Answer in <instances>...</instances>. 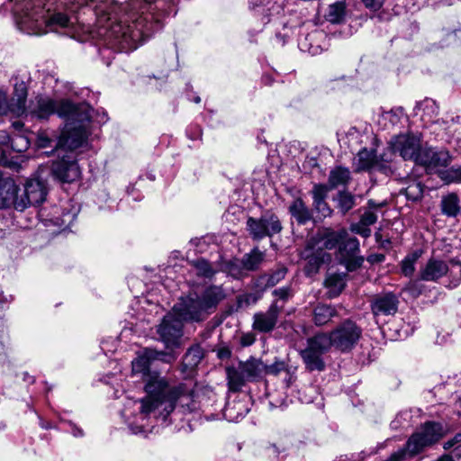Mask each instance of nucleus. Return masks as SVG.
Here are the masks:
<instances>
[{"label":"nucleus","mask_w":461,"mask_h":461,"mask_svg":"<svg viewBox=\"0 0 461 461\" xmlns=\"http://www.w3.org/2000/svg\"><path fill=\"white\" fill-rule=\"evenodd\" d=\"M225 298L222 285H210L201 294L192 292L182 296L172 311L185 322H201L214 312Z\"/></svg>","instance_id":"2"},{"label":"nucleus","mask_w":461,"mask_h":461,"mask_svg":"<svg viewBox=\"0 0 461 461\" xmlns=\"http://www.w3.org/2000/svg\"><path fill=\"white\" fill-rule=\"evenodd\" d=\"M445 436L441 423L427 421L422 424L407 440V447L411 455H419Z\"/></svg>","instance_id":"8"},{"label":"nucleus","mask_w":461,"mask_h":461,"mask_svg":"<svg viewBox=\"0 0 461 461\" xmlns=\"http://www.w3.org/2000/svg\"><path fill=\"white\" fill-rule=\"evenodd\" d=\"M375 155L374 150L366 148L359 150L354 162L356 171H375Z\"/></svg>","instance_id":"29"},{"label":"nucleus","mask_w":461,"mask_h":461,"mask_svg":"<svg viewBox=\"0 0 461 461\" xmlns=\"http://www.w3.org/2000/svg\"><path fill=\"white\" fill-rule=\"evenodd\" d=\"M385 259V256L384 254H372L368 256L367 261L371 264L375 263H382Z\"/></svg>","instance_id":"59"},{"label":"nucleus","mask_w":461,"mask_h":461,"mask_svg":"<svg viewBox=\"0 0 461 461\" xmlns=\"http://www.w3.org/2000/svg\"><path fill=\"white\" fill-rule=\"evenodd\" d=\"M437 461H452V457L447 455H443Z\"/></svg>","instance_id":"63"},{"label":"nucleus","mask_w":461,"mask_h":461,"mask_svg":"<svg viewBox=\"0 0 461 461\" xmlns=\"http://www.w3.org/2000/svg\"><path fill=\"white\" fill-rule=\"evenodd\" d=\"M351 231L354 233L359 234L364 238H367L371 235V230L369 226L364 225L361 222L354 223L350 226Z\"/></svg>","instance_id":"50"},{"label":"nucleus","mask_w":461,"mask_h":461,"mask_svg":"<svg viewBox=\"0 0 461 461\" xmlns=\"http://www.w3.org/2000/svg\"><path fill=\"white\" fill-rule=\"evenodd\" d=\"M356 205L355 196L346 191L338 193L337 195V207L339 212L344 215Z\"/></svg>","instance_id":"38"},{"label":"nucleus","mask_w":461,"mask_h":461,"mask_svg":"<svg viewBox=\"0 0 461 461\" xmlns=\"http://www.w3.org/2000/svg\"><path fill=\"white\" fill-rule=\"evenodd\" d=\"M440 177L447 183H461V167H451L440 172Z\"/></svg>","instance_id":"40"},{"label":"nucleus","mask_w":461,"mask_h":461,"mask_svg":"<svg viewBox=\"0 0 461 461\" xmlns=\"http://www.w3.org/2000/svg\"><path fill=\"white\" fill-rule=\"evenodd\" d=\"M27 87L23 81L14 84V95L10 101V110L17 115H22L26 111Z\"/></svg>","instance_id":"22"},{"label":"nucleus","mask_w":461,"mask_h":461,"mask_svg":"<svg viewBox=\"0 0 461 461\" xmlns=\"http://www.w3.org/2000/svg\"><path fill=\"white\" fill-rule=\"evenodd\" d=\"M440 210L443 215L456 218L461 213L460 199L456 193L443 195L440 201Z\"/></svg>","instance_id":"24"},{"label":"nucleus","mask_w":461,"mask_h":461,"mask_svg":"<svg viewBox=\"0 0 461 461\" xmlns=\"http://www.w3.org/2000/svg\"><path fill=\"white\" fill-rule=\"evenodd\" d=\"M339 317L338 306L318 303L312 310V321L317 327L330 325L334 318Z\"/></svg>","instance_id":"20"},{"label":"nucleus","mask_w":461,"mask_h":461,"mask_svg":"<svg viewBox=\"0 0 461 461\" xmlns=\"http://www.w3.org/2000/svg\"><path fill=\"white\" fill-rule=\"evenodd\" d=\"M53 142V140L49 138L44 133H41L38 136V145L41 148H47L51 147V143Z\"/></svg>","instance_id":"57"},{"label":"nucleus","mask_w":461,"mask_h":461,"mask_svg":"<svg viewBox=\"0 0 461 461\" xmlns=\"http://www.w3.org/2000/svg\"><path fill=\"white\" fill-rule=\"evenodd\" d=\"M420 257L418 252L411 253L405 257L401 263L402 273L405 276H411L415 272V264Z\"/></svg>","instance_id":"39"},{"label":"nucleus","mask_w":461,"mask_h":461,"mask_svg":"<svg viewBox=\"0 0 461 461\" xmlns=\"http://www.w3.org/2000/svg\"><path fill=\"white\" fill-rule=\"evenodd\" d=\"M366 8L378 11L382 8L386 0H361Z\"/></svg>","instance_id":"54"},{"label":"nucleus","mask_w":461,"mask_h":461,"mask_svg":"<svg viewBox=\"0 0 461 461\" xmlns=\"http://www.w3.org/2000/svg\"><path fill=\"white\" fill-rule=\"evenodd\" d=\"M230 406H227V407L225 408L224 412H223V416H224L225 418L229 419V420H233V419H234V417H232V416H231V414L230 413Z\"/></svg>","instance_id":"62"},{"label":"nucleus","mask_w":461,"mask_h":461,"mask_svg":"<svg viewBox=\"0 0 461 461\" xmlns=\"http://www.w3.org/2000/svg\"><path fill=\"white\" fill-rule=\"evenodd\" d=\"M147 396L141 400L140 412L154 414L157 418L166 420L175 410L176 402L189 393L185 384L171 386L168 381L159 375H149L145 384Z\"/></svg>","instance_id":"1"},{"label":"nucleus","mask_w":461,"mask_h":461,"mask_svg":"<svg viewBox=\"0 0 461 461\" xmlns=\"http://www.w3.org/2000/svg\"><path fill=\"white\" fill-rule=\"evenodd\" d=\"M203 357V349L199 344L190 347L183 357L185 369H193L198 366Z\"/></svg>","instance_id":"33"},{"label":"nucleus","mask_w":461,"mask_h":461,"mask_svg":"<svg viewBox=\"0 0 461 461\" xmlns=\"http://www.w3.org/2000/svg\"><path fill=\"white\" fill-rule=\"evenodd\" d=\"M416 455H411L407 447V443L404 447L393 452L385 461H403L407 456L413 457Z\"/></svg>","instance_id":"46"},{"label":"nucleus","mask_w":461,"mask_h":461,"mask_svg":"<svg viewBox=\"0 0 461 461\" xmlns=\"http://www.w3.org/2000/svg\"><path fill=\"white\" fill-rule=\"evenodd\" d=\"M351 180V173L348 168L338 166L330 170L328 185L330 189L346 186Z\"/></svg>","instance_id":"28"},{"label":"nucleus","mask_w":461,"mask_h":461,"mask_svg":"<svg viewBox=\"0 0 461 461\" xmlns=\"http://www.w3.org/2000/svg\"><path fill=\"white\" fill-rule=\"evenodd\" d=\"M394 151L389 146L387 150H384L380 155H375V171H379L384 175H389L393 172L392 163L393 160Z\"/></svg>","instance_id":"34"},{"label":"nucleus","mask_w":461,"mask_h":461,"mask_svg":"<svg viewBox=\"0 0 461 461\" xmlns=\"http://www.w3.org/2000/svg\"><path fill=\"white\" fill-rule=\"evenodd\" d=\"M287 271V267L285 266H278L271 272L258 276L254 280V286L260 291H265L267 288L273 287L285 279Z\"/></svg>","instance_id":"21"},{"label":"nucleus","mask_w":461,"mask_h":461,"mask_svg":"<svg viewBox=\"0 0 461 461\" xmlns=\"http://www.w3.org/2000/svg\"><path fill=\"white\" fill-rule=\"evenodd\" d=\"M160 354L149 348L145 349L141 356H139L131 362L132 372L134 374L145 375L149 369L150 360L158 358Z\"/></svg>","instance_id":"30"},{"label":"nucleus","mask_w":461,"mask_h":461,"mask_svg":"<svg viewBox=\"0 0 461 461\" xmlns=\"http://www.w3.org/2000/svg\"><path fill=\"white\" fill-rule=\"evenodd\" d=\"M330 348L340 353L350 352L362 337L361 327L353 320L346 319L330 331L324 332Z\"/></svg>","instance_id":"5"},{"label":"nucleus","mask_w":461,"mask_h":461,"mask_svg":"<svg viewBox=\"0 0 461 461\" xmlns=\"http://www.w3.org/2000/svg\"><path fill=\"white\" fill-rule=\"evenodd\" d=\"M264 362L260 358L250 357L246 361H239L237 366H227L226 376L229 391L238 393L248 383L263 379Z\"/></svg>","instance_id":"4"},{"label":"nucleus","mask_w":461,"mask_h":461,"mask_svg":"<svg viewBox=\"0 0 461 461\" xmlns=\"http://www.w3.org/2000/svg\"><path fill=\"white\" fill-rule=\"evenodd\" d=\"M339 255L341 258H352L359 252V241L355 237H348L339 245Z\"/></svg>","instance_id":"35"},{"label":"nucleus","mask_w":461,"mask_h":461,"mask_svg":"<svg viewBox=\"0 0 461 461\" xmlns=\"http://www.w3.org/2000/svg\"><path fill=\"white\" fill-rule=\"evenodd\" d=\"M72 434L75 437H82L84 435V432L82 429L77 428V426L74 425L72 429Z\"/></svg>","instance_id":"61"},{"label":"nucleus","mask_w":461,"mask_h":461,"mask_svg":"<svg viewBox=\"0 0 461 461\" xmlns=\"http://www.w3.org/2000/svg\"><path fill=\"white\" fill-rule=\"evenodd\" d=\"M272 295L276 298L275 301H277L278 303L282 302V304L284 305L290 298L294 296V292L291 286L286 285L275 289L272 292Z\"/></svg>","instance_id":"41"},{"label":"nucleus","mask_w":461,"mask_h":461,"mask_svg":"<svg viewBox=\"0 0 461 461\" xmlns=\"http://www.w3.org/2000/svg\"><path fill=\"white\" fill-rule=\"evenodd\" d=\"M191 265L197 271V276L204 278H212L214 275L220 272L218 260L212 265L205 258H198L193 260Z\"/></svg>","instance_id":"31"},{"label":"nucleus","mask_w":461,"mask_h":461,"mask_svg":"<svg viewBox=\"0 0 461 461\" xmlns=\"http://www.w3.org/2000/svg\"><path fill=\"white\" fill-rule=\"evenodd\" d=\"M220 272H224L236 279H241L247 276V273L241 264V259L232 258L230 260H224L220 257L218 260Z\"/></svg>","instance_id":"26"},{"label":"nucleus","mask_w":461,"mask_h":461,"mask_svg":"<svg viewBox=\"0 0 461 461\" xmlns=\"http://www.w3.org/2000/svg\"><path fill=\"white\" fill-rule=\"evenodd\" d=\"M447 273L453 277L451 286L456 287L461 281V262L453 260L449 267L445 261L432 258L420 270L419 276L423 281L436 282Z\"/></svg>","instance_id":"9"},{"label":"nucleus","mask_w":461,"mask_h":461,"mask_svg":"<svg viewBox=\"0 0 461 461\" xmlns=\"http://www.w3.org/2000/svg\"><path fill=\"white\" fill-rule=\"evenodd\" d=\"M324 285L329 289L328 297L339 296L346 286L344 276L340 274H330L324 281Z\"/></svg>","instance_id":"32"},{"label":"nucleus","mask_w":461,"mask_h":461,"mask_svg":"<svg viewBox=\"0 0 461 461\" xmlns=\"http://www.w3.org/2000/svg\"><path fill=\"white\" fill-rule=\"evenodd\" d=\"M13 125L15 129H21L23 127V123L21 122H14Z\"/></svg>","instance_id":"64"},{"label":"nucleus","mask_w":461,"mask_h":461,"mask_svg":"<svg viewBox=\"0 0 461 461\" xmlns=\"http://www.w3.org/2000/svg\"><path fill=\"white\" fill-rule=\"evenodd\" d=\"M331 190L329 185L324 184H315L312 190L313 203L326 200L328 192Z\"/></svg>","instance_id":"43"},{"label":"nucleus","mask_w":461,"mask_h":461,"mask_svg":"<svg viewBox=\"0 0 461 461\" xmlns=\"http://www.w3.org/2000/svg\"><path fill=\"white\" fill-rule=\"evenodd\" d=\"M144 20L141 16L137 18L132 26H126L121 23L113 24L107 32V37L121 50L135 49L136 42L149 31L143 24Z\"/></svg>","instance_id":"6"},{"label":"nucleus","mask_w":461,"mask_h":461,"mask_svg":"<svg viewBox=\"0 0 461 461\" xmlns=\"http://www.w3.org/2000/svg\"><path fill=\"white\" fill-rule=\"evenodd\" d=\"M18 192L19 186L13 178L0 176V209L14 207L17 210L21 199Z\"/></svg>","instance_id":"19"},{"label":"nucleus","mask_w":461,"mask_h":461,"mask_svg":"<svg viewBox=\"0 0 461 461\" xmlns=\"http://www.w3.org/2000/svg\"><path fill=\"white\" fill-rule=\"evenodd\" d=\"M47 195V188L44 181L39 178L28 179L23 194L21 195L20 203H18L17 211H23L30 205H39L45 201Z\"/></svg>","instance_id":"14"},{"label":"nucleus","mask_w":461,"mask_h":461,"mask_svg":"<svg viewBox=\"0 0 461 461\" xmlns=\"http://www.w3.org/2000/svg\"><path fill=\"white\" fill-rule=\"evenodd\" d=\"M59 25L61 28H67L70 26V20L67 14L62 13H57L51 15L49 21V25Z\"/></svg>","instance_id":"44"},{"label":"nucleus","mask_w":461,"mask_h":461,"mask_svg":"<svg viewBox=\"0 0 461 461\" xmlns=\"http://www.w3.org/2000/svg\"><path fill=\"white\" fill-rule=\"evenodd\" d=\"M346 14V5L343 2H336L329 6L325 14L326 19L332 23L343 22Z\"/></svg>","instance_id":"36"},{"label":"nucleus","mask_w":461,"mask_h":461,"mask_svg":"<svg viewBox=\"0 0 461 461\" xmlns=\"http://www.w3.org/2000/svg\"><path fill=\"white\" fill-rule=\"evenodd\" d=\"M314 209L322 216V217H328L330 216L332 213V210L329 206V204L326 203V200L319 201L316 203H313Z\"/></svg>","instance_id":"49"},{"label":"nucleus","mask_w":461,"mask_h":461,"mask_svg":"<svg viewBox=\"0 0 461 461\" xmlns=\"http://www.w3.org/2000/svg\"><path fill=\"white\" fill-rule=\"evenodd\" d=\"M74 122L84 123L91 119L87 104H76L68 99L54 100L50 97L37 98V104L32 114L40 119H47L52 114Z\"/></svg>","instance_id":"3"},{"label":"nucleus","mask_w":461,"mask_h":461,"mask_svg":"<svg viewBox=\"0 0 461 461\" xmlns=\"http://www.w3.org/2000/svg\"><path fill=\"white\" fill-rule=\"evenodd\" d=\"M446 41V45L461 43V29H457L447 33Z\"/></svg>","instance_id":"51"},{"label":"nucleus","mask_w":461,"mask_h":461,"mask_svg":"<svg viewBox=\"0 0 461 461\" xmlns=\"http://www.w3.org/2000/svg\"><path fill=\"white\" fill-rule=\"evenodd\" d=\"M343 260L344 265L346 266L348 271H355L359 268L364 261L362 257L354 256L352 258H341Z\"/></svg>","instance_id":"47"},{"label":"nucleus","mask_w":461,"mask_h":461,"mask_svg":"<svg viewBox=\"0 0 461 461\" xmlns=\"http://www.w3.org/2000/svg\"><path fill=\"white\" fill-rule=\"evenodd\" d=\"M86 140V131L82 125H78L63 131L57 140L56 147L72 151L80 148Z\"/></svg>","instance_id":"18"},{"label":"nucleus","mask_w":461,"mask_h":461,"mask_svg":"<svg viewBox=\"0 0 461 461\" xmlns=\"http://www.w3.org/2000/svg\"><path fill=\"white\" fill-rule=\"evenodd\" d=\"M256 341V336L252 332L245 333L240 338V344L243 347H249L254 344Z\"/></svg>","instance_id":"56"},{"label":"nucleus","mask_w":461,"mask_h":461,"mask_svg":"<svg viewBox=\"0 0 461 461\" xmlns=\"http://www.w3.org/2000/svg\"><path fill=\"white\" fill-rule=\"evenodd\" d=\"M230 356H231V350L227 347L220 348L217 350V357L221 360L228 359L230 357Z\"/></svg>","instance_id":"58"},{"label":"nucleus","mask_w":461,"mask_h":461,"mask_svg":"<svg viewBox=\"0 0 461 461\" xmlns=\"http://www.w3.org/2000/svg\"><path fill=\"white\" fill-rule=\"evenodd\" d=\"M324 331L317 332L306 340V348L300 351V356L307 370L321 372L326 365L323 355L330 351Z\"/></svg>","instance_id":"7"},{"label":"nucleus","mask_w":461,"mask_h":461,"mask_svg":"<svg viewBox=\"0 0 461 461\" xmlns=\"http://www.w3.org/2000/svg\"><path fill=\"white\" fill-rule=\"evenodd\" d=\"M52 176L62 183H72L80 177V168L74 157L64 155L52 163Z\"/></svg>","instance_id":"15"},{"label":"nucleus","mask_w":461,"mask_h":461,"mask_svg":"<svg viewBox=\"0 0 461 461\" xmlns=\"http://www.w3.org/2000/svg\"><path fill=\"white\" fill-rule=\"evenodd\" d=\"M29 147V141L23 136H17L12 140V148L18 152H22L27 149Z\"/></svg>","instance_id":"48"},{"label":"nucleus","mask_w":461,"mask_h":461,"mask_svg":"<svg viewBox=\"0 0 461 461\" xmlns=\"http://www.w3.org/2000/svg\"><path fill=\"white\" fill-rule=\"evenodd\" d=\"M246 226L252 240L258 241L266 237L271 238L283 229L278 216L271 212L263 213L259 218L249 217Z\"/></svg>","instance_id":"10"},{"label":"nucleus","mask_w":461,"mask_h":461,"mask_svg":"<svg viewBox=\"0 0 461 461\" xmlns=\"http://www.w3.org/2000/svg\"><path fill=\"white\" fill-rule=\"evenodd\" d=\"M448 456H451L452 459H454V458L460 459L461 458V445L456 446L454 447V449H452L451 455H448ZM452 461H454V460H452Z\"/></svg>","instance_id":"60"},{"label":"nucleus","mask_w":461,"mask_h":461,"mask_svg":"<svg viewBox=\"0 0 461 461\" xmlns=\"http://www.w3.org/2000/svg\"><path fill=\"white\" fill-rule=\"evenodd\" d=\"M420 279L419 280H414V281H411L410 282L406 287H405V291L412 297L416 298L418 296H420L422 292H423V289H424V285L420 283Z\"/></svg>","instance_id":"45"},{"label":"nucleus","mask_w":461,"mask_h":461,"mask_svg":"<svg viewBox=\"0 0 461 461\" xmlns=\"http://www.w3.org/2000/svg\"><path fill=\"white\" fill-rule=\"evenodd\" d=\"M449 158L447 151L423 147L415 164L424 167L427 170H434L447 167Z\"/></svg>","instance_id":"16"},{"label":"nucleus","mask_w":461,"mask_h":461,"mask_svg":"<svg viewBox=\"0 0 461 461\" xmlns=\"http://www.w3.org/2000/svg\"><path fill=\"white\" fill-rule=\"evenodd\" d=\"M283 309V304L273 301L267 310L255 312L252 317V330L258 333H271L277 327Z\"/></svg>","instance_id":"13"},{"label":"nucleus","mask_w":461,"mask_h":461,"mask_svg":"<svg viewBox=\"0 0 461 461\" xmlns=\"http://www.w3.org/2000/svg\"><path fill=\"white\" fill-rule=\"evenodd\" d=\"M266 254L258 247H255L250 252L243 255L241 264L247 272L258 271L265 260Z\"/></svg>","instance_id":"27"},{"label":"nucleus","mask_w":461,"mask_h":461,"mask_svg":"<svg viewBox=\"0 0 461 461\" xmlns=\"http://www.w3.org/2000/svg\"><path fill=\"white\" fill-rule=\"evenodd\" d=\"M376 221L377 215L371 211H366L362 214L359 222L363 223L364 225L370 226L375 224Z\"/></svg>","instance_id":"52"},{"label":"nucleus","mask_w":461,"mask_h":461,"mask_svg":"<svg viewBox=\"0 0 461 461\" xmlns=\"http://www.w3.org/2000/svg\"><path fill=\"white\" fill-rule=\"evenodd\" d=\"M400 304L399 297L392 293L386 292L376 294L371 301V311L375 316L394 315Z\"/></svg>","instance_id":"17"},{"label":"nucleus","mask_w":461,"mask_h":461,"mask_svg":"<svg viewBox=\"0 0 461 461\" xmlns=\"http://www.w3.org/2000/svg\"><path fill=\"white\" fill-rule=\"evenodd\" d=\"M459 445H461V433H457L456 435H455L454 438L446 441L444 443L443 447L445 450H449V449H454V447L456 446H459Z\"/></svg>","instance_id":"55"},{"label":"nucleus","mask_w":461,"mask_h":461,"mask_svg":"<svg viewBox=\"0 0 461 461\" xmlns=\"http://www.w3.org/2000/svg\"><path fill=\"white\" fill-rule=\"evenodd\" d=\"M184 321L175 312L164 316L157 327V334L167 348L177 347L183 336Z\"/></svg>","instance_id":"12"},{"label":"nucleus","mask_w":461,"mask_h":461,"mask_svg":"<svg viewBox=\"0 0 461 461\" xmlns=\"http://www.w3.org/2000/svg\"><path fill=\"white\" fill-rule=\"evenodd\" d=\"M286 369V364L276 359L273 364L267 365L264 363L263 377L267 375H278L281 372Z\"/></svg>","instance_id":"42"},{"label":"nucleus","mask_w":461,"mask_h":461,"mask_svg":"<svg viewBox=\"0 0 461 461\" xmlns=\"http://www.w3.org/2000/svg\"><path fill=\"white\" fill-rule=\"evenodd\" d=\"M389 145L393 151L398 153L404 160H416L423 148L420 135L412 132L401 133L392 137Z\"/></svg>","instance_id":"11"},{"label":"nucleus","mask_w":461,"mask_h":461,"mask_svg":"<svg viewBox=\"0 0 461 461\" xmlns=\"http://www.w3.org/2000/svg\"><path fill=\"white\" fill-rule=\"evenodd\" d=\"M325 257H329V255L323 249L312 251V249H306L304 251L306 259L304 272L306 276H313L318 273L321 266L324 263Z\"/></svg>","instance_id":"23"},{"label":"nucleus","mask_w":461,"mask_h":461,"mask_svg":"<svg viewBox=\"0 0 461 461\" xmlns=\"http://www.w3.org/2000/svg\"><path fill=\"white\" fill-rule=\"evenodd\" d=\"M348 237V231L344 229L338 231H331L325 235L323 240V247L326 249H333L337 247L339 248L342 240Z\"/></svg>","instance_id":"37"},{"label":"nucleus","mask_w":461,"mask_h":461,"mask_svg":"<svg viewBox=\"0 0 461 461\" xmlns=\"http://www.w3.org/2000/svg\"><path fill=\"white\" fill-rule=\"evenodd\" d=\"M422 194V190L419 185L409 186L406 189V196L408 199H411L413 201L418 200Z\"/></svg>","instance_id":"53"},{"label":"nucleus","mask_w":461,"mask_h":461,"mask_svg":"<svg viewBox=\"0 0 461 461\" xmlns=\"http://www.w3.org/2000/svg\"><path fill=\"white\" fill-rule=\"evenodd\" d=\"M288 210L298 224L303 225L312 219L311 209L308 208L302 198L294 199Z\"/></svg>","instance_id":"25"}]
</instances>
